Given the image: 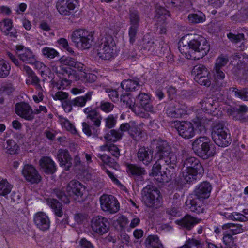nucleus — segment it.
Instances as JSON below:
<instances>
[{"mask_svg":"<svg viewBox=\"0 0 248 248\" xmlns=\"http://www.w3.org/2000/svg\"><path fill=\"white\" fill-rule=\"evenodd\" d=\"M179 50L187 59L199 60L207 54L210 50V45L203 37L194 35L187 44H179Z\"/></svg>","mask_w":248,"mask_h":248,"instance_id":"f257e3e1","label":"nucleus"},{"mask_svg":"<svg viewBox=\"0 0 248 248\" xmlns=\"http://www.w3.org/2000/svg\"><path fill=\"white\" fill-rule=\"evenodd\" d=\"M155 145V157L159 162L164 163L170 169H174L178 163L177 157L171 151V148L166 140L158 138L154 140Z\"/></svg>","mask_w":248,"mask_h":248,"instance_id":"f03ea898","label":"nucleus"},{"mask_svg":"<svg viewBox=\"0 0 248 248\" xmlns=\"http://www.w3.org/2000/svg\"><path fill=\"white\" fill-rule=\"evenodd\" d=\"M192 149L197 156L204 160L214 156L216 154L214 145L206 136L196 139L192 142Z\"/></svg>","mask_w":248,"mask_h":248,"instance_id":"7ed1b4c3","label":"nucleus"},{"mask_svg":"<svg viewBox=\"0 0 248 248\" xmlns=\"http://www.w3.org/2000/svg\"><path fill=\"white\" fill-rule=\"evenodd\" d=\"M224 121H218L212 125V138L214 142L218 146L226 147L231 143L232 140L228 135V129L225 126Z\"/></svg>","mask_w":248,"mask_h":248,"instance_id":"20e7f679","label":"nucleus"},{"mask_svg":"<svg viewBox=\"0 0 248 248\" xmlns=\"http://www.w3.org/2000/svg\"><path fill=\"white\" fill-rule=\"evenodd\" d=\"M142 200L145 205L150 208L156 209L162 204V197L159 190L153 185H148L142 190Z\"/></svg>","mask_w":248,"mask_h":248,"instance_id":"39448f33","label":"nucleus"},{"mask_svg":"<svg viewBox=\"0 0 248 248\" xmlns=\"http://www.w3.org/2000/svg\"><path fill=\"white\" fill-rule=\"evenodd\" d=\"M72 42L76 46L83 49L90 48L93 45V37L92 32L84 29H77L71 35Z\"/></svg>","mask_w":248,"mask_h":248,"instance_id":"423d86ee","label":"nucleus"},{"mask_svg":"<svg viewBox=\"0 0 248 248\" xmlns=\"http://www.w3.org/2000/svg\"><path fill=\"white\" fill-rule=\"evenodd\" d=\"M115 43L113 37L111 35H106L100 40V44L97 47L98 56L104 60H109L114 55Z\"/></svg>","mask_w":248,"mask_h":248,"instance_id":"0eeeda50","label":"nucleus"},{"mask_svg":"<svg viewBox=\"0 0 248 248\" xmlns=\"http://www.w3.org/2000/svg\"><path fill=\"white\" fill-rule=\"evenodd\" d=\"M85 190V186L77 180H71L65 186V191L69 197L79 201L83 198Z\"/></svg>","mask_w":248,"mask_h":248,"instance_id":"6e6552de","label":"nucleus"},{"mask_svg":"<svg viewBox=\"0 0 248 248\" xmlns=\"http://www.w3.org/2000/svg\"><path fill=\"white\" fill-rule=\"evenodd\" d=\"M100 202L101 209L105 212L114 214L119 210V203L112 195L103 194L100 197Z\"/></svg>","mask_w":248,"mask_h":248,"instance_id":"1a4fd4ad","label":"nucleus"},{"mask_svg":"<svg viewBox=\"0 0 248 248\" xmlns=\"http://www.w3.org/2000/svg\"><path fill=\"white\" fill-rule=\"evenodd\" d=\"M171 126L174 127L179 135L185 139H190L194 136L193 124L187 121H175L171 122Z\"/></svg>","mask_w":248,"mask_h":248,"instance_id":"9d476101","label":"nucleus"},{"mask_svg":"<svg viewBox=\"0 0 248 248\" xmlns=\"http://www.w3.org/2000/svg\"><path fill=\"white\" fill-rule=\"evenodd\" d=\"M184 167L186 170L191 173L199 175L201 177L204 173V168L200 160L195 157H189L182 161Z\"/></svg>","mask_w":248,"mask_h":248,"instance_id":"9b49d317","label":"nucleus"},{"mask_svg":"<svg viewBox=\"0 0 248 248\" xmlns=\"http://www.w3.org/2000/svg\"><path fill=\"white\" fill-rule=\"evenodd\" d=\"M78 6L79 0H58L56 6L61 15L69 16Z\"/></svg>","mask_w":248,"mask_h":248,"instance_id":"f8f14e48","label":"nucleus"},{"mask_svg":"<svg viewBox=\"0 0 248 248\" xmlns=\"http://www.w3.org/2000/svg\"><path fill=\"white\" fill-rule=\"evenodd\" d=\"M109 225L108 219L102 216L94 217L91 220L92 230L100 235L106 233L108 232L109 229Z\"/></svg>","mask_w":248,"mask_h":248,"instance_id":"ddd939ff","label":"nucleus"},{"mask_svg":"<svg viewBox=\"0 0 248 248\" xmlns=\"http://www.w3.org/2000/svg\"><path fill=\"white\" fill-rule=\"evenodd\" d=\"M22 173L26 181L32 184H38L42 180L40 174L32 165H24Z\"/></svg>","mask_w":248,"mask_h":248,"instance_id":"4468645a","label":"nucleus"},{"mask_svg":"<svg viewBox=\"0 0 248 248\" xmlns=\"http://www.w3.org/2000/svg\"><path fill=\"white\" fill-rule=\"evenodd\" d=\"M15 112L17 115L26 120L31 121L34 118L31 106L25 102H20L16 104Z\"/></svg>","mask_w":248,"mask_h":248,"instance_id":"2eb2a0df","label":"nucleus"},{"mask_svg":"<svg viewBox=\"0 0 248 248\" xmlns=\"http://www.w3.org/2000/svg\"><path fill=\"white\" fill-rule=\"evenodd\" d=\"M35 226L40 230L46 231L50 226V220L48 216L44 212H38L33 217Z\"/></svg>","mask_w":248,"mask_h":248,"instance_id":"dca6fc26","label":"nucleus"},{"mask_svg":"<svg viewBox=\"0 0 248 248\" xmlns=\"http://www.w3.org/2000/svg\"><path fill=\"white\" fill-rule=\"evenodd\" d=\"M238 6L240 9L231 16V19L238 22L248 21V0L241 1L238 4Z\"/></svg>","mask_w":248,"mask_h":248,"instance_id":"f3484780","label":"nucleus"},{"mask_svg":"<svg viewBox=\"0 0 248 248\" xmlns=\"http://www.w3.org/2000/svg\"><path fill=\"white\" fill-rule=\"evenodd\" d=\"M135 103L148 112L153 111V106L150 95L146 93H140L135 99Z\"/></svg>","mask_w":248,"mask_h":248,"instance_id":"a211bd4d","label":"nucleus"},{"mask_svg":"<svg viewBox=\"0 0 248 248\" xmlns=\"http://www.w3.org/2000/svg\"><path fill=\"white\" fill-rule=\"evenodd\" d=\"M211 190L212 186L210 183L204 181L195 188L194 196L204 201L209 197Z\"/></svg>","mask_w":248,"mask_h":248,"instance_id":"6ab92c4d","label":"nucleus"},{"mask_svg":"<svg viewBox=\"0 0 248 248\" xmlns=\"http://www.w3.org/2000/svg\"><path fill=\"white\" fill-rule=\"evenodd\" d=\"M57 158L60 165L65 170H69L72 166V158L68 150L60 149L58 150Z\"/></svg>","mask_w":248,"mask_h":248,"instance_id":"aec40b11","label":"nucleus"},{"mask_svg":"<svg viewBox=\"0 0 248 248\" xmlns=\"http://www.w3.org/2000/svg\"><path fill=\"white\" fill-rule=\"evenodd\" d=\"M52 70L60 78L66 77L67 79L70 80H72L75 78L76 71L69 67L61 65L60 63L59 65H53Z\"/></svg>","mask_w":248,"mask_h":248,"instance_id":"412c9836","label":"nucleus"},{"mask_svg":"<svg viewBox=\"0 0 248 248\" xmlns=\"http://www.w3.org/2000/svg\"><path fill=\"white\" fill-rule=\"evenodd\" d=\"M138 160L146 166L149 165L153 161V151L148 147H140L137 153Z\"/></svg>","mask_w":248,"mask_h":248,"instance_id":"4be33fe9","label":"nucleus"},{"mask_svg":"<svg viewBox=\"0 0 248 248\" xmlns=\"http://www.w3.org/2000/svg\"><path fill=\"white\" fill-rule=\"evenodd\" d=\"M39 164L42 171L46 174H53L57 170L56 164L48 156H44L39 160Z\"/></svg>","mask_w":248,"mask_h":248,"instance_id":"5701e85b","label":"nucleus"},{"mask_svg":"<svg viewBox=\"0 0 248 248\" xmlns=\"http://www.w3.org/2000/svg\"><path fill=\"white\" fill-rule=\"evenodd\" d=\"M83 111L87 115V119L90 120L95 127H100L102 117L96 109L87 107Z\"/></svg>","mask_w":248,"mask_h":248,"instance_id":"b1692460","label":"nucleus"},{"mask_svg":"<svg viewBox=\"0 0 248 248\" xmlns=\"http://www.w3.org/2000/svg\"><path fill=\"white\" fill-rule=\"evenodd\" d=\"M203 201L194 196L192 199L187 201L186 204L187 208L191 212L199 214L204 212V204Z\"/></svg>","mask_w":248,"mask_h":248,"instance_id":"393cba45","label":"nucleus"},{"mask_svg":"<svg viewBox=\"0 0 248 248\" xmlns=\"http://www.w3.org/2000/svg\"><path fill=\"white\" fill-rule=\"evenodd\" d=\"M201 221V219H197L190 215H186L181 219L176 220L175 223L182 227L190 230L195 224L200 222Z\"/></svg>","mask_w":248,"mask_h":248,"instance_id":"a878e982","label":"nucleus"},{"mask_svg":"<svg viewBox=\"0 0 248 248\" xmlns=\"http://www.w3.org/2000/svg\"><path fill=\"white\" fill-rule=\"evenodd\" d=\"M226 36L229 41L232 44H236L241 42L239 46L241 50L243 51L246 48L245 43L246 38L245 35L243 33L238 32L236 33L235 32L233 33L230 31L227 34Z\"/></svg>","mask_w":248,"mask_h":248,"instance_id":"bb28decb","label":"nucleus"},{"mask_svg":"<svg viewBox=\"0 0 248 248\" xmlns=\"http://www.w3.org/2000/svg\"><path fill=\"white\" fill-rule=\"evenodd\" d=\"M126 171L130 176H140L146 173L144 168L139 166L137 164L125 163Z\"/></svg>","mask_w":248,"mask_h":248,"instance_id":"cd10ccee","label":"nucleus"},{"mask_svg":"<svg viewBox=\"0 0 248 248\" xmlns=\"http://www.w3.org/2000/svg\"><path fill=\"white\" fill-rule=\"evenodd\" d=\"M178 103L174 101L171 102L167 107L166 112L168 116L171 118H178L183 115V110L177 108Z\"/></svg>","mask_w":248,"mask_h":248,"instance_id":"c85d7f7f","label":"nucleus"},{"mask_svg":"<svg viewBox=\"0 0 248 248\" xmlns=\"http://www.w3.org/2000/svg\"><path fill=\"white\" fill-rule=\"evenodd\" d=\"M46 202L56 216L58 217H62L63 212L62 203L54 198H48L47 199Z\"/></svg>","mask_w":248,"mask_h":248,"instance_id":"c756f323","label":"nucleus"},{"mask_svg":"<svg viewBox=\"0 0 248 248\" xmlns=\"http://www.w3.org/2000/svg\"><path fill=\"white\" fill-rule=\"evenodd\" d=\"M217 102L212 97H208L204 99L202 103V109L208 113H213L217 109Z\"/></svg>","mask_w":248,"mask_h":248,"instance_id":"7c9ffc66","label":"nucleus"},{"mask_svg":"<svg viewBox=\"0 0 248 248\" xmlns=\"http://www.w3.org/2000/svg\"><path fill=\"white\" fill-rule=\"evenodd\" d=\"M213 73L216 86L219 88L225 87L226 85V82L223 81L225 77L223 69L214 67Z\"/></svg>","mask_w":248,"mask_h":248,"instance_id":"2f4dec72","label":"nucleus"},{"mask_svg":"<svg viewBox=\"0 0 248 248\" xmlns=\"http://www.w3.org/2000/svg\"><path fill=\"white\" fill-rule=\"evenodd\" d=\"M51 194L65 204H68L70 202L69 196L68 194L65 193L64 188L60 187H56L51 190Z\"/></svg>","mask_w":248,"mask_h":248,"instance_id":"473e14b6","label":"nucleus"},{"mask_svg":"<svg viewBox=\"0 0 248 248\" xmlns=\"http://www.w3.org/2000/svg\"><path fill=\"white\" fill-rule=\"evenodd\" d=\"M145 244L147 248H164L156 235H149L145 239Z\"/></svg>","mask_w":248,"mask_h":248,"instance_id":"72a5a7b5","label":"nucleus"},{"mask_svg":"<svg viewBox=\"0 0 248 248\" xmlns=\"http://www.w3.org/2000/svg\"><path fill=\"white\" fill-rule=\"evenodd\" d=\"M121 86L127 92L138 90L140 88L138 81L130 79L123 80L121 83Z\"/></svg>","mask_w":248,"mask_h":248,"instance_id":"f704fd0d","label":"nucleus"},{"mask_svg":"<svg viewBox=\"0 0 248 248\" xmlns=\"http://www.w3.org/2000/svg\"><path fill=\"white\" fill-rule=\"evenodd\" d=\"M18 57L21 61L27 63L33 64L36 62L35 56L28 48H25L24 51L18 54Z\"/></svg>","mask_w":248,"mask_h":248,"instance_id":"c9c22d12","label":"nucleus"},{"mask_svg":"<svg viewBox=\"0 0 248 248\" xmlns=\"http://www.w3.org/2000/svg\"><path fill=\"white\" fill-rule=\"evenodd\" d=\"M93 94V92H88L84 96H78L74 99H71L73 106L79 107H84L86 102L91 99Z\"/></svg>","mask_w":248,"mask_h":248,"instance_id":"e433bc0d","label":"nucleus"},{"mask_svg":"<svg viewBox=\"0 0 248 248\" xmlns=\"http://www.w3.org/2000/svg\"><path fill=\"white\" fill-rule=\"evenodd\" d=\"M187 19L190 23L197 24L205 21L206 17L202 12L198 11L195 13L189 14Z\"/></svg>","mask_w":248,"mask_h":248,"instance_id":"4c0bfd02","label":"nucleus"},{"mask_svg":"<svg viewBox=\"0 0 248 248\" xmlns=\"http://www.w3.org/2000/svg\"><path fill=\"white\" fill-rule=\"evenodd\" d=\"M248 110V108L246 105H241L238 107H232L228 110L230 115L233 116L236 118V120H239L242 116V115L246 113Z\"/></svg>","mask_w":248,"mask_h":248,"instance_id":"58836bf2","label":"nucleus"},{"mask_svg":"<svg viewBox=\"0 0 248 248\" xmlns=\"http://www.w3.org/2000/svg\"><path fill=\"white\" fill-rule=\"evenodd\" d=\"M83 132L88 136L93 135V137H97L100 132L99 127H95L90 125L86 122L82 123Z\"/></svg>","mask_w":248,"mask_h":248,"instance_id":"ea45409f","label":"nucleus"},{"mask_svg":"<svg viewBox=\"0 0 248 248\" xmlns=\"http://www.w3.org/2000/svg\"><path fill=\"white\" fill-rule=\"evenodd\" d=\"M129 19L130 26L139 27L140 18L139 11L130 9L129 12Z\"/></svg>","mask_w":248,"mask_h":248,"instance_id":"a19ab883","label":"nucleus"},{"mask_svg":"<svg viewBox=\"0 0 248 248\" xmlns=\"http://www.w3.org/2000/svg\"><path fill=\"white\" fill-rule=\"evenodd\" d=\"M172 171H169L168 175H166V172L161 171L155 179L159 182L164 183L170 181L176 176L174 169H171Z\"/></svg>","mask_w":248,"mask_h":248,"instance_id":"79ce46f5","label":"nucleus"},{"mask_svg":"<svg viewBox=\"0 0 248 248\" xmlns=\"http://www.w3.org/2000/svg\"><path fill=\"white\" fill-rule=\"evenodd\" d=\"M230 90L236 97L239 98L244 101H248V87L239 89L236 87H232Z\"/></svg>","mask_w":248,"mask_h":248,"instance_id":"37998d69","label":"nucleus"},{"mask_svg":"<svg viewBox=\"0 0 248 248\" xmlns=\"http://www.w3.org/2000/svg\"><path fill=\"white\" fill-rule=\"evenodd\" d=\"M3 146L6 153L10 155H15L17 153L18 146L13 140H7L6 142L3 144Z\"/></svg>","mask_w":248,"mask_h":248,"instance_id":"c03bdc74","label":"nucleus"},{"mask_svg":"<svg viewBox=\"0 0 248 248\" xmlns=\"http://www.w3.org/2000/svg\"><path fill=\"white\" fill-rule=\"evenodd\" d=\"M123 133L120 132L119 130L115 129H112L108 131L107 133L104 136V138L107 141L111 142H116L117 140H120Z\"/></svg>","mask_w":248,"mask_h":248,"instance_id":"a18cd8bd","label":"nucleus"},{"mask_svg":"<svg viewBox=\"0 0 248 248\" xmlns=\"http://www.w3.org/2000/svg\"><path fill=\"white\" fill-rule=\"evenodd\" d=\"M97 156L100 158L103 162L102 164H104V165H107L115 169H117L119 167V164L115 159L112 158L110 156L106 154H99Z\"/></svg>","mask_w":248,"mask_h":248,"instance_id":"49530a36","label":"nucleus"},{"mask_svg":"<svg viewBox=\"0 0 248 248\" xmlns=\"http://www.w3.org/2000/svg\"><path fill=\"white\" fill-rule=\"evenodd\" d=\"M195 81L201 85L207 87L210 86L211 84V76L210 73H207L206 71H203V76H201L198 78H195Z\"/></svg>","mask_w":248,"mask_h":248,"instance_id":"de8ad7c7","label":"nucleus"},{"mask_svg":"<svg viewBox=\"0 0 248 248\" xmlns=\"http://www.w3.org/2000/svg\"><path fill=\"white\" fill-rule=\"evenodd\" d=\"M11 70L10 65L3 59H0V78L7 77Z\"/></svg>","mask_w":248,"mask_h":248,"instance_id":"09e8293b","label":"nucleus"},{"mask_svg":"<svg viewBox=\"0 0 248 248\" xmlns=\"http://www.w3.org/2000/svg\"><path fill=\"white\" fill-rule=\"evenodd\" d=\"M203 71H206L207 73L210 72L208 69L203 64H199L194 66L191 71V74L195 78H198L201 76H203Z\"/></svg>","mask_w":248,"mask_h":248,"instance_id":"8fccbe9b","label":"nucleus"},{"mask_svg":"<svg viewBox=\"0 0 248 248\" xmlns=\"http://www.w3.org/2000/svg\"><path fill=\"white\" fill-rule=\"evenodd\" d=\"M224 248H236V243L234 239L231 234L227 233L223 237Z\"/></svg>","mask_w":248,"mask_h":248,"instance_id":"3c124183","label":"nucleus"},{"mask_svg":"<svg viewBox=\"0 0 248 248\" xmlns=\"http://www.w3.org/2000/svg\"><path fill=\"white\" fill-rule=\"evenodd\" d=\"M129 134L134 140H139L143 136L145 132L138 126L133 125L131 126Z\"/></svg>","mask_w":248,"mask_h":248,"instance_id":"603ef678","label":"nucleus"},{"mask_svg":"<svg viewBox=\"0 0 248 248\" xmlns=\"http://www.w3.org/2000/svg\"><path fill=\"white\" fill-rule=\"evenodd\" d=\"M171 4L180 10H184L190 4V1L189 0H172Z\"/></svg>","mask_w":248,"mask_h":248,"instance_id":"864d4df0","label":"nucleus"},{"mask_svg":"<svg viewBox=\"0 0 248 248\" xmlns=\"http://www.w3.org/2000/svg\"><path fill=\"white\" fill-rule=\"evenodd\" d=\"M12 186L6 180L0 181V195L5 196L9 194L12 189Z\"/></svg>","mask_w":248,"mask_h":248,"instance_id":"5fc2aeb1","label":"nucleus"},{"mask_svg":"<svg viewBox=\"0 0 248 248\" xmlns=\"http://www.w3.org/2000/svg\"><path fill=\"white\" fill-rule=\"evenodd\" d=\"M117 117L112 114L108 115L104 119L106 127L111 129L113 128L116 124Z\"/></svg>","mask_w":248,"mask_h":248,"instance_id":"6e6d98bb","label":"nucleus"},{"mask_svg":"<svg viewBox=\"0 0 248 248\" xmlns=\"http://www.w3.org/2000/svg\"><path fill=\"white\" fill-rule=\"evenodd\" d=\"M185 171L183 172V175L186 182L190 184L194 183L197 179L199 175L191 173V172H189L186 170H185Z\"/></svg>","mask_w":248,"mask_h":248,"instance_id":"4d7b16f0","label":"nucleus"},{"mask_svg":"<svg viewBox=\"0 0 248 248\" xmlns=\"http://www.w3.org/2000/svg\"><path fill=\"white\" fill-rule=\"evenodd\" d=\"M43 54L46 57L53 59L59 55L58 52L54 49L45 47L42 49Z\"/></svg>","mask_w":248,"mask_h":248,"instance_id":"13d9d810","label":"nucleus"},{"mask_svg":"<svg viewBox=\"0 0 248 248\" xmlns=\"http://www.w3.org/2000/svg\"><path fill=\"white\" fill-rule=\"evenodd\" d=\"M106 147L107 150L109 151L112 156L116 159H118L120 155V150L118 147L114 144H110L109 145H106Z\"/></svg>","mask_w":248,"mask_h":248,"instance_id":"bf43d9fd","label":"nucleus"},{"mask_svg":"<svg viewBox=\"0 0 248 248\" xmlns=\"http://www.w3.org/2000/svg\"><path fill=\"white\" fill-rule=\"evenodd\" d=\"M1 26L3 25V28H1V30L2 31L4 30L3 32L6 35H8L9 34V31L11 30L12 28V21L10 19H3L0 22Z\"/></svg>","mask_w":248,"mask_h":248,"instance_id":"052dcab7","label":"nucleus"},{"mask_svg":"<svg viewBox=\"0 0 248 248\" xmlns=\"http://www.w3.org/2000/svg\"><path fill=\"white\" fill-rule=\"evenodd\" d=\"M166 165L164 163H161L159 162V160L157 159L155 163L154 164L152 169V172L150 175L153 176H155V178L161 172L160 170L161 169V166Z\"/></svg>","mask_w":248,"mask_h":248,"instance_id":"680f3d73","label":"nucleus"},{"mask_svg":"<svg viewBox=\"0 0 248 248\" xmlns=\"http://www.w3.org/2000/svg\"><path fill=\"white\" fill-rule=\"evenodd\" d=\"M138 28L139 27L130 26L128 35L131 44H133L136 40Z\"/></svg>","mask_w":248,"mask_h":248,"instance_id":"e2e57ef3","label":"nucleus"},{"mask_svg":"<svg viewBox=\"0 0 248 248\" xmlns=\"http://www.w3.org/2000/svg\"><path fill=\"white\" fill-rule=\"evenodd\" d=\"M113 108V104L108 102L102 101L100 106L101 109L106 113H108L112 111Z\"/></svg>","mask_w":248,"mask_h":248,"instance_id":"0e129e2a","label":"nucleus"},{"mask_svg":"<svg viewBox=\"0 0 248 248\" xmlns=\"http://www.w3.org/2000/svg\"><path fill=\"white\" fill-rule=\"evenodd\" d=\"M158 42L157 40H150L144 43V48L149 51H153L156 48Z\"/></svg>","mask_w":248,"mask_h":248,"instance_id":"69168bd1","label":"nucleus"},{"mask_svg":"<svg viewBox=\"0 0 248 248\" xmlns=\"http://www.w3.org/2000/svg\"><path fill=\"white\" fill-rule=\"evenodd\" d=\"M60 80L57 82L56 86L59 90L63 89L65 86L70 84L72 80L67 79L66 77L60 78Z\"/></svg>","mask_w":248,"mask_h":248,"instance_id":"338daca9","label":"nucleus"},{"mask_svg":"<svg viewBox=\"0 0 248 248\" xmlns=\"http://www.w3.org/2000/svg\"><path fill=\"white\" fill-rule=\"evenodd\" d=\"M76 62V61L71 57L64 58L62 57L60 59V62L61 64H63L65 65L70 67H74Z\"/></svg>","mask_w":248,"mask_h":248,"instance_id":"774afa93","label":"nucleus"}]
</instances>
